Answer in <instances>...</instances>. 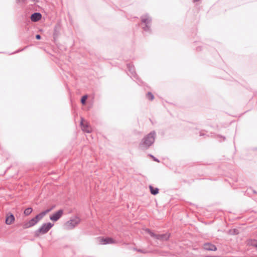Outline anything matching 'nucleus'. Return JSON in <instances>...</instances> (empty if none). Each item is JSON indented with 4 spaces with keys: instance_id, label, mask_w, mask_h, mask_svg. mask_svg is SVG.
<instances>
[{
    "instance_id": "nucleus-12",
    "label": "nucleus",
    "mask_w": 257,
    "mask_h": 257,
    "mask_svg": "<svg viewBox=\"0 0 257 257\" xmlns=\"http://www.w3.org/2000/svg\"><path fill=\"white\" fill-rule=\"evenodd\" d=\"M38 223L37 220L35 219V218L34 217L33 218L30 220L28 222H26L24 226L25 228H29L31 227L35 224H36Z\"/></svg>"
},
{
    "instance_id": "nucleus-9",
    "label": "nucleus",
    "mask_w": 257,
    "mask_h": 257,
    "mask_svg": "<svg viewBox=\"0 0 257 257\" xmlns=\"http://www.w3.org/2000/svg\"><path fill=\"white\" fill-rule=\"evenodd\" d=\"M203 248L209 251H215L217 249L216 246L210 242H207L203 244Z\"/></svg>"
},
{
    "instance_id": "nucleus-16",
    "label": "nucleus",
    "mask_w": 257,
    "mask_h": 257,
    "mask_svg": "<svg viewBox=\"0 0 257 257\" xmlns=\"http://www.w3.org/2000/svg\"><path fill=\"white\" fill-rule=\"evenodd\" d=\"M32 208L31 207L26 208L24 211V214L26 215H29L32 212Z\"/></svg>"
},
{
    "instance_id": "nucleus-5",
    "label": "nucleus",
    "mask_w": 257,
    "mask_h": 257,
    "mask_svg": "<svg viewBox=\"0 0 257 257\" xmlns=\"http://www.w3.org/2000/svg\"><path fill=\"white\" fill-rule=\"evenodd\" d=\"M80 222V218L77 216H74L65 223L64 227L66 229H71L78 224Z\"/></svg>"
},
{
    "instance_id": "nucleus-10",
    "label": "nucleus",
    "mask_w": 257,
    "mask_h": 257,
    "mask_svg": "<svg viewBox=\"0 0 257 257\" xmlns=\"http://www.w3.org/2000/svg\"><path fill=\"white\" fill-rule=\"evenodd\" d=\"M50 211H51V209H47L44 211L41 212L39 214L37 215L34 218L37 220V221L38 222L46 215V214L47 213H48Z\"/></svg>"
},
{
    "instance_id": "nucleus-23",
    "label": "nucleus",
    "mask_w": 257,
    "mask_h": 257,
    "mask_svg": "<svg viewBox=\"0 0 257 257\" xmlns=\"http://www.w3.org/2000/svg\"><path fill=\"white\" fill-rule=\"evenodd\" d=\"M33 1H35L36 0H33Z\"/></svg>"
},
{
    "instance_id": "nucleus-20",
    "label": "nucleus",
    "mask_w": 257,
    "mask_h": 257,
    "mask_svg": "<svg viewBox=\"0 0 257 257\" xmlns=\"http://www.w3.org/2000/svg\"><path fill=\"white\" fill-rule=\"evenodd\" d=\"M36 38L38 40H39L41 39V36L40 35H37L36 36Z\"/></svg>"
},
{
    "instance_id": "nucleus-21",
    "label": "nucleus",
    "mask_w": 257,
    "mask_h": 257,
    "mask_svg": "<svg viewBox=\"0 0 257 257\" xmlns=\"http://www.w3.org/2000/svg\"><path fill=\"white\" fill-rule=\"evenodd\" d=\"M138 251L139 252H142V253H146L147 252L146 251L140 250V249L138 250Z\"/></svg>"
},
{
    "instance_id": "nucleus-7",
    "label": "nucleus",
    "mask_w": 257,
    "mask_h": 257,
    "mask_svg": "<svg viewBox=\"0 0 257 257\" xmlns=\"http://www.w3.org/2000/svg\"><path fill=\"white\" fill-rule=\"evenodd\" d=\"M99 242L101 244L116 243V241L111 237L101 238Z\"/></svg>"
},
{
    "instance_id": "nucleus-18",
    "label": "nucleus",
    "mask_w": 257,
    "mask_h": 257,
    "mask_svg": "<svg viewBox=\"0 0 257 257\" xmlns=\"http://www.w3.org/2000/svg\"><path fill=\"white\" fill-rule=\"evenodd\" d=\"M147 96L149 100H153L154 99V96L151 92H148Z\"/></svg>"
},
{
    "instance_id": "nucleus-13",
    "label": "nucleus",
    "mask_w": 257,
    "mask_h": 257,
    "mask_svg": "<svg viewBox=\"0 0 257 257\" xmlns=\"http://www.w3.org/2000/svg\"><path fill=\"white\" fill-rule=\"evenodd\" d=\"M42 15L39 13H35L32 15L31 17V21L33 22H37L41 19Z\"/></svg>"
},
{
    "instance_id": "nucleus-4",
    "label": "nucleus",
    "mask_w": 257,
    "mask_h": 257,
    "mask_svg": "<svg viewBox=\"0 0 257 257\" xmlns=\"http://www.w3.org/2000/svg\"><path fill=\"white\" fill-rule=\"evenodd\" d=\"M145 231L150 235L151 236L153 237L155 239L159 240L161 241L167 240L170 237V234H156L152 232L149 229H146Z\"/></svg>"
},
{
    "instance_id": "nucleus-6",
    "label": "nucleus",
    "mask_w": 257,
    "mask_h": 257,
    "mask_svg": "<svg viewBox=\"0 0 257 257\" xmlns=\"http://www.w3.org/2000/svg\"><path fill=\"white\" fill-rule=\"evenodd\" d=\"M81 125L83 131L88 133L91 132L92 128L91 126L88 124L87 122L83 118H81Z\"/></svg>"
},
{
    "instance_id": "nucleus-17",
    "label": "nucleus",
    "mask_w": 257,
    "mask_h": 257,
    "mask_svg": "<svg viewBox=\"0 0 257 257\" xmlns=\"http://www.w3.org/2000/svg\"><path fill=\"white\" fill-rule=\"evenodd\" d=\"M87 98V95H84L81 99V103L83 104H85V102H86V100Z\"/></svg>"
},
{
    "instance_id": "nucleus-1",
    "label": "nucleus",
    "mask_w": 257,
    "mask_h": 257,
    "mask_svg": "<svg viewBox=\"0 0 257 257\" xmlns=\"http://www.w3.org/2000/svg\"><path fill=\"white\" fill-rule=\"evenodd\" d=\"M156 133L154 131L145 136L140 143V149L142 150L148 149L154 143Z\"/></svg>"
},
{
    "instance_id": "nucleus-15",
    "label": "nucleus",
    "mask_w": 257,
    "mask_h": 257,
    "mask_svg": "<svg viewBox=\"0 0 257 257\" xmlns=\"http://www.w3.org/2000/svg\"><path fill=\"white\" fill-rule=\"evenodd\" d=\"M150 191H151V193L153 194V195H156L158 193V192H159V189L157 188H153L152 186H150Z\"/></svg>"
},
{
    "instance_id": "nucleus-3",
    "label": "nucleus",
    "mask_w": 257,
    "mask_h": 257,
    "mask_svg": "<svg viewBox=\"0 0 257 257\" xmlns=\"http://www.w3.org/2000/svg\"><path fill=\"white\" fill-rule=\"evenodd\" d=\"M53 225L54 224L50 222L43 223L42 226L35 232V236H39L41 234H44L47 233Z\"/></svg>"
},
{
    "instance_id": "nucleus-8",
    "label": "nucleus",
    "mask_w": 257,
    "mask_h": 257,
    "mask_svg": "<svg viewBox=\"0 0 257 257\" xmlns=\"http://www.w3.org/2000/svg\"><path fill=\"white\" fill-rule=\"evenodd\" d=\"M63 210H59L50 216V219L53 221H57L62 215Z\"/></svg>"
},
{
    "instance_id": "nucleus-14",
    "label": "nucleus",
    "mask_w": 257,
    "mask_h": 257,
    "mask_svg": "<svg viewBox=\"0 0 257 257\" xmlns=\"http://www.w3.org/2000/svg\"><path fill=\"white\" fill-rule=\"evenodd\" d=\"M127 68L130 73L131 77H134L135 78L137 76V75L135 72L134 66L131 64H128Z\"/></svg>"
},
{
    "instance_id": "nucleus-2",
    "label": "nucleus",
    "mask_w": 257,
    "mask_h": 257,
    "mask_svg": "<svg viewBox=\"0 0 257 257\" xmlns=\"http://www.w3.org/2000/svg\"><path fill=\"white\" fill-rule=\"evenodd\" d=\"M141 26L144 31L146 32H150L152 18L148 14H145L141 17Z\"/></svg>"
},
{
    "instance_id": "nucleus-22",
    "label": "nucleus",
    "mask_w": 257,
    "mask_h": 257,
    "mask_svg": "<svg viewBox=\"0 0 257 257\" xmlns=\"http://www.w3.org/2000/svg\"><path fill=\"white\" fill-rule=\"evenodd\" d=\"M154 160L155 161H157V162H159V160L157 159H156L155 158H154Z\"/></svg>"
},
{
    "instance_id": "nucleus-11",
    "label": "nucleus",
    "mask_w": 257,
    "mask_h": 257,
    "mask_svg": "<svg viewBox=\"0 0 257 257\" xmlns=\"http://www.w3.org/2000/svg\"><path fill=\"white\" fill-rule=\"evenodd\" d=\"M15 221V217L13 214H8L6 219V223L8 225L12 224Z\"/></svg>"
},
{
    "instance_id": "nucleus-19",
    "label": "nucleus",
    "mask_w": 257,
    "mask_h": 257,
    "mask_svg": "<svg viewBox=\"0 0 257 257\" xmlns=\"http://www.w3.org/2000/svg\"><path fill=\"white\" fill-rule=\"evenodd\" d=\"M18 1V3H25V1L26 0H17Z\"/></svg>"
}]
</instances>
